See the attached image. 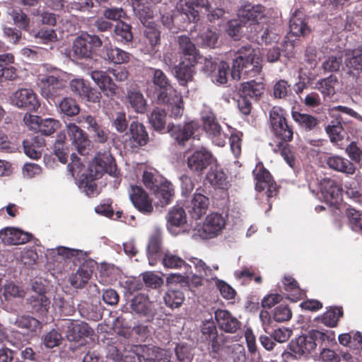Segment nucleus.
I'll return each instance as SVG.
<instances>
[{"label": "nucleus", "mask_w": 362, "mask_h": 362, "mask_svg": "<svg viewBox=\"0 0 362 362\" xmlns=\"http://www.w3.org/2000/svg\"><path fill=\"white\" fill-rule=\"evenodd\" d=\"M24 153L29 158L37 160L41 158L42 149L45 145L44 137H29L22 141Z\"/></svg>", "instance_id": "obj_29"}, {"label": "nucleus", "mask_w": 362, "mask_h": 362, "mask_svg": "<svg viewBox=\"0 0 362 362\" xmlns=\"http://www.w3.org/2000/svg\"><path fill=\"white\" fill-rule=\"evenodd\" d=\"M327 164L330 168L346 174L353 175L356 171V167L351 161L340 156L328 158Z\"/></svg>", "instance_id": "obj_36"}, {"label": "nucleus", "mask_w": 362, "mask_h": 362, "mask_svg": "<svg viewBox=\"0 0 362 362\" xmlns=\"http://www.w3.org/2000/svg\"><path fill=\"white\" fill-rule=\"evenodd\" d=\"M129 198L133 205L143 214H151L153 207L148 193L138 185H130L128 190Z\"/></svg>", "instance_id": "obj_14"}, {"label": "nucleus", "mask_w": 362, "mask_h": 362, "mask_svg": "<svg viewBox=\"0 0 362 362\" xmlns=\"http://www.w3.org/2000/svg\"><path fill=\"white\" fill-rule=\"evenodd\" d=\"M214 162H216V158L205 148L194 151L187 159V168L198 176L202 175Z\"/></svg>", "instance_id": "obj_7"}, {"label": "nucleus", "mask_w": 362, "mask_h": 362, "mask_svg": "<svg viewBox=\"0 0 362 362\" xmlns=\"http://www.w3.org/2000/svg\"><path fill=\"white\" fill-rule=\"evenodd\" d=\"M60 112L65 115L71 117L79 112V107L76 100L71 98H64L59 103Z\"/></svg>", "instance_id": "obj_52"}, {"label": "nucleus", "mask_w": 362, "mask_h": 362, "mask_svg": "<svg viewBox=\"0 0 362 362\" xmlns=\"http://www.w3.org/2000/svg\"><path fill=\"white\" fill-rule=\"evenodd\" d=\"M33 235L14 228H6L0 231V238L5 245H21L29 242Z\"/></svg>", "instance_id": "obj_23"}, {"label": "nucleus", "mask_w": 362, "mask_h": 362, "mask_svg": "<svg viewBox=\"0 0 362 362\" xmlns=\"http://www.w3.org/2000/svg\"><path fill=\"white\" fill-rule=\"evenodd\" d=\"M91 78L98 86L100 89L107 97L116 95L117 86L112 81L107 74L103 71H93L90 74Z\"/></svg>", "instance_id": "obj_25"}, {"label": "nucleus", "mask_w": 362, "mask_h": 362, "mask_svg": "<svg viewBox=\"0 0 362 362\" xmlns=\"http://www.w3.org/2000/svg\"><path fill=\"white\" fill-rule=\"evenodd\" d=\"M163 249L162 231L159 228H156L149 235L146 247V256L150 265L154 266L160 262L163 255L165 253Z\"/></svg>", "instance_id": "obj_10"}, {"label": "nucleus", "mask_w": 362, "mask_h": 362, "mask_svg": "<svg viewBox=\"0 0 362 362\" xmlns=\"http://www.w3.org/2000/svg\"><path fill=\"white\" fill-rule=\"evenodd\" d=\"M259 52L251 46H243L235 54L231 69V77L240 80L243 76H255L262 69Z\"/></svg>", "instance_id": "obj_1"}, {"label": "nucleus", "mask_w": 362, "mask_h": 362, "mask_svg": "<svg viewBox=\"0 0 362 362\" xmlns=\"http://www.w3.org/2000/svg\"><path fill=\"white\" fill-rule=\"evenodd\" d=\"M284 110L279 107H273L269 112V119L272 129L276 136H293L292 129L287 124Z\"/></svg>", "instance_id": "obj_19"}, {"label": "nucleus", "mask_w": 362, "mask_h": 362, "mask_svg": "<svg viewBox=\"0 0 362 362\" xmlns=\"http://www.w3.org/2000/svg\"><path fill=\"white\" fill-rule=\"evenodd\" d=\"M70 90L80 98L91 103H98L101 98L100 92L90 87L89 83L82 78L70 81Z\"/></svg>", "instance_id": "obj_12"}, {"label": "nucleus", "mask_w": 362, "mask_h": 362, "mask_svg": "<svg viewBox=\"0 0 362 362\" xmlns=\"http://www.w3.org/2000/svg\"><path fill=\"white\" fill-rule=\"evenodd\" d=\"M115 35L116 40L121 42H130L133 38L130 25L123 21L118 22L115 25Z\"/></svg>", "instance_id": "obj_49"}, {"label": "nucleus", "mask_w": 362, "mask_h": 362, "mask_svg": "<svg viewBox=\"0 0 362 362\" xmlns=\"http://www.w3.org/2000/svg\"><path fill=\"white\" fill-rule=\"evenodd\" d=\"M226 224L222 214L216 212L209 214L198 230L199 235L203 239H210L216 237L223 229Z\"/></svg>", "instance_id": "obj_11"}, {"label": "nucleus", "mask_w": 362, "mask_h": 362, "mask_svg": "<svg viewBox=\"0 0 362 362\" xmlns=\"http://www.w3.org/2000/svg\"><path fill=\"white\" fill-rule=\"evenodd\" d=\"M10 100L13 105L30 111H36L40 105L36 93L31 88L18 89L12 93Z\"/></svg>", "instance_id": "obj_9"}, {"label": "nucleus", "mask_w": 362, "mask_h": 362, "mask_svg": "<svg viewBox=\"0 0 362 362\" xmlns=\"http://www.w3.org/2000/svg\"><path fill=\"white\" fill-rule=\"evenodd\" d=\"M98 178H95L93 173L88 172L87 174L83 175V178L80 181L81 187H84V190L87 195L93 196L97 189V185L95 180Z\"/></svg>", "instance_id": "obj_56"}, {"label": "nucleus", "mask_w": 362, "mask_h": 362, "mask_svg": "<svg viewBox=\"0 0 362 362\" xmlns=\"http://www.w3.org/2000/svg\"><path fill=\"white\" fill-rule=\"evenodd\" d=\"M292 317V312L286 305H279L273 312V319L278 322L288 321Z\"/></svg>", "instance_id": "obj_61"}, {"label": "nucleus", "mask_w": 362, "mask_h": 362, "mask_svg": "<svg viewBox=\"0 0 362 362\" xmlns=\"http://www.w3.org/2000/svg\"><path fill=\"white\" fill-rule=\"evenodd\" d=\"M346 194L356 203L362 205V185L357 180L352 181L346 187Z\"/></svg>", "instance_id": "obj_54"}, {"label": "nucleus", "mask_w": 362, "mask_h": 362, "mask_svg": "<svg viewBox=\"0 0 362 362\" xmlns=\"http://www.w3.org/2000/svg\"><path fill=\"white\" fill-rule=\"evenodd\" d=\"M238 17L243 25L248 24L253 35H257L267 22V17L264 13V8L260 5H245L238 11Z\"/></svg>", "instance_id": "obj_3"}, {"label": "nucleus", "mask_w": 362, "mask_h": 362, "mask_svg": "<svg viewBox=\"0 0 362 362\" xmlns=\"http://www.w3.org/2000/svg\"><path fill=\"white\" fill-rule=\"evenodd\" d=\"M185 299L183 293L180 290L169 289L163 296L165 305L171 308L180 307Z\"/></svg>", "instance_id": "obj_48"}, {"label": "nucleus", "mask_w": 362, "mask_h": 362, "mask_svg": "<svg viewBox=\"0 0 362 362\" xmlns=\"http://www.w3.org/2000/svg\"><path fill=\"white\" fill-rule=\"evenodd\" d=\"M62 340V334L59 332L52 329L45 335L43 343L47 348L52 349L59 346Z\"/></svg>", "instance_id": "obj_63"}, {"label": "nucleus", "mask_w": 362, "mask_h": 362, "mask_svg": "<svg viewBox=\"0 0 362 362\" xmlns=\"http://www.w3.org/2000/svg\"><path fill=\"white\" fill-rule=\"evenodd\" d=\"M14 62V57L10 53L0 54V81H13L17 77L16 69L9 65Z\"/></svg>", "instance_id": "obj_32"}, {"label": "nucleus", "mask_w": 362, "mask_h": 362, "mask_svg": "<svg viewBox=\"0 0 362 362\" xmlns=\"http://www.w3.org/2000/svg\"><path fill=\"white\" fill-rule=\"evenodd\" d=\"M264 89L262 82L252 80L241 84L240 92L244 96L257 99L263 93Z\"/></svg>", "instance_id": "obj_41"}, {"label": "nucleus", "mask_w": 362, "mask_h": 362, "mask_svg": "<svg viewBox=\"0 0 362 362\" xmlns=\"http://www.w3.org/2000/svg\"><path fill=\"white\" fill-rule=\"evenodd\" d=\"M289 33L293 36H305L310 33V30L303 18V14L296 11L290 19Z\"/></svg>", "instance_id": "obj_31"}, {"label": "nucleus", "mask_w": 362, "mask_h": 362, "mask_svg": "<svg viewBox=\"0 0 362 362\" xmlns=\"http://www.w3.org/2000/svg\"><path fill=\"white\" fill-rule=\"evenodd\" d=\"M215 319L220 329L227 333H235L241 327V322L226 310H217Z\"/></svg>", "instance_id": "obj_20"}, {"label": "nucleus", "mask_w": 362, "mask_h": 362, "mask_svg": "<svg viewBox=\"0 0 362 362\" xmlns=\"http://www.w3.org/2000/svg\"><path fill=\"white\" fill-rule=\"evenodd\" d=\"M185 60L187 61L186 64L185 61H182L175 67V76L182 85L192 80L193 75L192 67L194 64H189V59Z\"/></svg>", "instance_id": "obj_44"}, {"label": "nucleus", "mask_w": 362, "mask_h": 362, "mask_svg": "<svg viewBox=\"0 0 362 362\" xmlns=\"http://www.w3.org/2000/svg\"><path fill=\"white\" fill-rule=\"evenodd\" d=\"M16 325L20 328L27 329L31 332H36L41 327L40 322L38 320L28 315L18 317Z\"/></svg>", "instance_id": "obj_51"}, {"label": "nucleus", "mask_w": 362, "mask_h": 362, "mask_svg": "<svg viewBox=\"0 0 362 362\" xmlns=\"http://www.w3.org/2000/svg\"><path fill=\"white\" fill-rule=\"evenodd\" d=\"M292 117L301 127L305 129L310 130L317 124V119L313 116L308 114L293 112Z\"/></svg>", "instance_id": "obj_50"}, {"label": "nucleus", "mask_w": 362, "mask_h": 362, "mask_svg": "<svg viewBox=\"0 0 362 362\" xmlns=\"http://www.w3.org/2000/svg\"><path fill=\"white\" fill-rule=\"evenodd\" d=\"M160 261L164 267L168 269H180L188 266L182 258L168 250L165 252Z\"/></svg>", "instance_id": "obj_45"}, {"label": "nucleus", "mask_w": 362, "mask_h": 362, "mask_svg": "<svg viewBox=\"0 0 362 362\" xmlns=\"http://www.w3.org/2000/svg\"><path fill=\"white\" fill-rule=\"evenodd\" d=\"M344 63L347 74L356 82L362 79V47L346 52Z\"/></svg>", "instance_id": "obj_18"}, {"label": "nucleus", "mask_w": 362, "mask_h": 362, "mask_svg": "<svg viewBox=\"0 0 362 362\" xmlns=\"http://www.w3.org/2000/svg\"><path fill=\"white\" fill-rule=\"evenodd\" d=\"M139 349L144 362H169L170 355L168 350L151 344H144Z\"/></svg>", "instance_id": "obj_24"}, {"label": "nucleus", "mask_w": 362, "mask_h": 362, "mask_svg": "<svg viewBox=\"0 0 362 362\" xmlns=\"http://www.w3.org/2000/svg\"><path fill=\"white\" fill-rule=\"evenodd\" d=\"M33 35L43 44L47 45L57 40V35L53 29H41Z\"/></svg>", "instance_id": "obj_62"}, {"label": "nucleus", "mask_w": 362, "mask_h": 362, "mask_svg": "<svg viewBox=\"0 0 362 362\" xmlns=\"http://www.w3.org/2000/svg\"><path fill=\"white\" fill-rule=\"evenodd\" d=\"M169 96L170 102L165 103V104H170L172 105L171 115L173 117H180L183 112L182 98L181 95L176 91Z\"/></svg>", "instance_id": "obj_58"}, {"label": "nucleus", "mask_w": 362, "mask_h": 362, "mask_svg": "<svg viewBox=\"0 0 362 362\" xmlns=\"http://www.w3.org/2000/svg\"><path fill=\"white\" fill-rule=\"evenodd\" d=\"M103 58L114 64H123L129 61L130 55L128 52L117 48L113 47L110 44L105 45L103 49Z\"/></svg>", "instance_id": "obj_33"}, {"label": "nucleus", "mask_w": 362, "mask_h": 362, "mask_svg": "<svg viewBox=\"0 0 362 362\" xmlns=\"http://www.w3.org/2000/svg\"><path fill=\"white\" fill-rule=\"evenodd\" d=\"M255 180V190L261 192L265 191L269 199L276 197L278 194V187L269 171L262 163L257 165L252 171Z\"/></svg>", "instance_id": "obj_4"}, {"label": "nucleus", "mask_w": 362, "mask_h": 362, "mask_svg": "<svg viewBox=\"0 0 362 362\" xmlns=\"http://www.w3.org/2000/svg\"><path fill=\"white\" fill-rule=\"evenodd\" d=\"M229 65L225 62H221L218 66L217 71L211 74V80L218 84H225L228 80V72Z\"/></svg>", "instance_id": "obj_57"}, {"label": "nucleus", "mask_w": 362, "mask_h": 362, "mask_svg": "<svg viewBox=\"0 0 362 362\" xmlns=\"http://www.w3.org/2000/svg\"><path fill=\"white\" fill-rule=\"evenodd\" d=\"M88 172L93 173L95 178H100L105 173L115 177L119 175L115 159L107 153H98L89 165Z\"/></svg>", "instance_id": "obj_6"}, {"label": "nucleus", "mask_w": 362, "mask_h": 362, "mask_svg": "<svg viewBox=\"0 0 362 362\" xmlns=\"http://www.w3.org/2000/svg\"><path fill=\"white\" fill-rule=\"evenodd\" d=\"M277 140L274 141L276 147L274 148V152L280 153L281 156L288 163V165L294 168L296 164V158L291 146L288 144L293 137H276Z\"/></svg>", "instance_id": "obj_28"}, {"label": "nucleus", "mask_w": 362, "mask_h": 362, "mask_svg": "<svg viewBox=\"0 0 362 362\" xmlns=\"http://www.w3.org/2000/svg\"><path fill=\"white\" fill-rule=\"evenodd\" d=\"M168 223L172 226L180 227L187 223L185 209L180 206H173L166 216Z\"/></svg>", "instance_id": "obj_43"}, {"label": "nucleus", "mask_w": 362, "mask_h": 362, "mask_svg": "<svg viewBox=\"0 0 362 362\" xmlns=\"http://www.w3.org/2000/svg\"><path fill=\"white\" fill-rule=\"evenodd\" d=\"M201 332L203 342L211 345L212 352L218 354L223 349L226 342V337L222 333L218 334L214 322L206 321L204 322Z\"/></svg>", "instance_id": "obj_8"}, {"label": "nucleus", "mask_w": 362, "mask_h": 362, "mask_svg": "<svg viewBox=\"0 0 362 362\" xmlns=\"http://www.w3.org/2000/svg\"><path fill=\"white\" fill-rule=\"evenodd\" d=\"M211 4L208 0H179L176 8L177 11L186 16L189 22H196L199 20V12L194 6L202 8L209 11Z\"/></svg>", "instance_id": "obj_15"}, {"label": "nucleus", "mask_w": 362, "mask_h": 362, "mask_svg": "<svg viewBox=\"0 0 362 362\" xmlns=\"http://www.w3.org/2000/svg\"><path fill=\"white\" fill-rule=\"evenodd\" d=\"M180 50L185 59H189V64H195L197 52L194 45L187 36H180L178 38Z\"/></svg>", "instance_id": "obj_39"}, {"label": "nucleus", "mask_w": 362, "mask_h": 362, "mask_svg": "<svg viewBox=\"0 0 362 362\" xmlns=\"http://www.w3.org/2000/svg\"><path fill=\"white\" fill-rule=\"evenodd\" d=\"M60 127V123L58 120L47 118L42 120L38 132H41L44 136H49L54 134Z\"/></svg>", "instance_id": "obj_59"}, {"label": "nucleus", "mask_w": 362, "mask_h": 362, "mask_svg": "<svg viewBox=\"0 0 362 362\" xmlns=\"http://www.w3.org/2000/svg\"><path fill=\"white\" fill-rule=\"evenodd\" d=\"M28 300L32 308L33 313L43 316L48 312L50 300L45 295V288L40 292L34 291Z\"/></svg>", "instance_id": "obj_27"}, {"label": "nucleus", "mask_w": 362, "mask_h": 362, "mask_svg": "<svg viewBox=\"0 0 362 362\" xmlns=\"http://www.w3.org/2000/svg\"><path fill=\"white\" fill-rule=\"evenodd\" d=\"M175 354L180 362H190L192 359L191 348L186 344H178L175 349Z\"/></svg>", "instance_id": "obj_64"}, {"label": "nucleus", "mask_w": 362, "mask_h": 362, "mask_svg": "<svg viewBox=\"0 0 362 362\" xmlns=\"http://www.w3.org/2000/svg\"><path fill=\"white\" fill-rule=\"evenodd\" d=\"M320 191L325 202L329 205H336L341 200V186L333 179H322L320 182Z\"/></svg>", "instance_id": "obj_16"}, {"label": "nucleus", "mask_w": 362, "mask_h": 362, "mask_svg": "<svg viewBox=\"0 0 362 362\" xmlns=\"http://www.w3.org/2000/svg\"><path fill=\"white\" fill-rule=\"evenodd\" d=\"M199 190L197 189V191ZM209 198L200 192H197L186 209L192 218L197 220L204 216L209 208Z\"/></svg>", "instance_id": "obj_21"}, {"label": "nucleus", "mask_w": 362, "mask_h": 362, "mask_svg": "<svg viewBox=\"0 0 362 362\" xmlns=\"http://www.w3.org/2000/svg\"><path fill=\"white\" fill-rule=\"evenodd\" d=\"M132 309L139 315L146 316L151 313V303L147 296L139 293L131 301Z\"/></svg>", "instance_id": "obj_38"}, {"label": "nucleus", "mask_w": 362, "mask_h": 362, "mask_svg": "<svg viewBox=\"0 0 362 362\" xmlns=\"http://www.w3.org/2000/svg\"><path fill=\"white\" fill-rule=\"evenodd\" d=\"M126 100L131 107L139 114H144L147 110V102L144 95L138 90H128Z\"/></svg>", "instance_id": "obj_35"}, {"label": "nucleus", "mask_w": 362, "mask_h": 362, "mask_svg": "<svg viewBox=\"0 0 362 362\" xmlns=\"http://www.w3.org/2000/svg\"><path fill=\"white\" fill-rule=\"evenodd\" d=\"M143 345H134L130 349L124 350L122 360L123 362H141L142 353L139 349Z\"/></svg>", "instance_id": "obj_60"}, {"label": "nucleus", "mask_w": 362, "mask_h": 362, "mask_svg": "<svg viewBox=\"0 0 362 362\" xmlns=\"http://www.w3.org/2000/svg\"><path fill=\"white\" fill-rule=\"evenodd\" d=\"M93 272V265L92 263H83L81 264L76 272L72 274L69 277V282L75 288H82L88 283Z\"/></svg>", "instance_id": "obj_26"}, {"label": "nucleus", "mask_w": 362, "mask_h": 362, "mask_svg": "<svg viewBox=\"0 0 362 362\" xmlns=\"http://www.w3.org/2000/svg\"><path fill=\"white\" fill-rule=\"evenodd\" d=\"M343 315V310L341 307H331L322 316V322L329 327L337 325L339 317Z\"/></svg>", "instance_id": "obj_47"}, {"label": "nucleus", "mask_w": 362, "mask_h": 362, "mask_svg": "<svg viewBox=\"0 0 362 362\" xmlns=\"http://www.w3.org/2000/svg\"><path fill=\"white\" fill-rule=\"evenodd\" d=\"M103 45L101 39L95 35L82 33L76 38L73 45V52L78 59L90 58L93 52Z\"/></svg>", "instance_id": "obj_5"}, {"label": "nucleus", "mask_w": 362, "mask_h": 362, "mask_svg": "<svg viewBox=\"0 0 362 362\" xmlns=\"http://www.w3.org/2000/svg\"><path fill=\"white\" fill-rule=\"evenodd\" d=\"M226 173L216 166L211 168L210 171L206 174V180L214 187L225 189H227L228 182Z\"/></svg>", "instance_id": "obj_37"}, {"label": "nucleus", "mask_w": 362, "mask_h": 362, "mask_svg": "<svg viewBox=\"0 0 362 362\" xmlns=\"http://www.w3.org/2000/svg\"><path fill=\"white\" fill-rule=\"evenodd\" d=\"M153 192L162 206L169 204L175 194L173 184L167 180L158 185Z\"/></svg>", "instance_id": "obj_34"}, {"label": "nucleus", "mask_w": 362, "mask_h": 362, "mask_svg": "<svg viewBox=\"0 0 362 362\" xmlns=\"http://www.w3.org/2000/svg\"><path fill=\"white\" fill-rule=\"evenodd\" d=\"M153 76V83L159 89L158 100L161 103L170 102V95L176 92L172 87L168 77L160 69H150Z\"/></svg>", "instance_id": "obj_13"}, {"label": "nucleus", "mask_w": 362, "mask_h": 362, "mask_svg": "<svg viewBox=\"0 0 362 362\" xmlns=\"http://www.w3.org/2000/svg\"><path fill=\"white\" fill-rule=\"evenodd\" d=\"M166 119V112L160 107H155L149 117L148 120L153 129L160 132L165 127Z\"/></svg>", "instance_id": "obj_46"}, {"label": "nucleus", "mask_w": 362, "mask_h": 362, "mask_svg": "<svg viewBox=\"0 0 362 362\" xmlns=\"http://www.w3.org/2000/svg\"><path fill=\"white\" fill-rule=\"evenodd\" d=\"M346 216L351 228L355 231L362 230V213L354 208L346 209Z\"/></svg>", "instance_id": "obj_55"}, {"label": "nucleus", "mask_w": 362, "mask_h": 362, "mask_svg": "<svg viewBox=\"0 0 362 362\" xmlns=\"http://www.w3.org/2000/svg\"><path fill=\"white\" fill-rule=\"evenodd\" d=\"M339 81L336 76L330 75L327 78L318 80L315 84V88L318 90L324 99L332 98L336 93Z\"/></svg>", "instance_id": "obj_30"}, {"label": "nucleus", "mask_w": 362, "mask_h": 362, "mask_svg": "<svg viewBox=\"0 0 362 362\" xmlns=\"http://www.w3.org/2000/svg\"><path fill=\"white\" fill-rule=\"evenodd\" d=\"M199 127V124L196 121L187 122L182 127L169 124L168 125V132L171 135L192 136L197 132Z\"/></svg>", "instance_id": "obj_42"}, {"label": "nucleus", "mask_w": 362, "mask_h": 362, "mask_svg": "<svg viewBox=\"0 0 362 362\" xmlns=\"http://www.w3.org/2000/svg\"><path fill=\"white\" fill-rule=\"evenodd\" d=\"M317 346L313 330L307 335L299 336L288 344L291 351L298 356L310 354L315 350Z\"/></svg>", "instance_id": "obj_17"}, {"label": "nucleus", "mask_w": 362, "mask_h": 362, "mask_svg": "<svg viewBox=\"0 0 362 362\" xmlns=\"http://www.w3.org/2000/svg\"><path fill=\"white\" fill-rule=\"evenodd\" d=\"M94 330L87 322L71 320L67 327L66 338L70 341H78L84 337H91Z\"/></svg>", "instance_id": "obj_22"}, {"label": "nucleus", "mask_w": 362, "mask_h": 362, "mask_svg": "<svg viewBox=\"0 0 362 362\" xmlns=\"http://www.w3.org/2000/svg\"><path fill=\"white\" fill-rule=\"evenodd\" d=\"M202 117L204 129L206 134L211 136H217L221 134V128L210 110L203 111Z\"/></svg>", "instance_id": "obj_40"}, {"label": "nucleus", "mask_w": 362, "mask_h": 362, "mask_svg": "<svg viewBox=\"0 0 362 362\" xmlns=\"http://www.w3.org/2000/svg\"><path fill=\"white\" fill-rule=\"evenodd\" d=\"M42 71L47 70V74H39L38 81L42 95L48 101H54L57 98L62 95L66 88V80L63 78V73L53 67L49 69L47 65L40 67Z\"/></svg>", "instance_id": "obj_2"}, {"label": "nucleus", "mask_w": 362, "mask_h": 362, "mask_svg": "<svg viewBox=\"0 0 362 362\" xmlns=\"http://www.w3.org/2000/svg\"><path fill=\"white\" fill-rule=\"evenodd\" d=\"M8 13L12 18L15 25L25 30H29L30 19L21 10L11 9L8 11Z\"/></svg>", "instance_id": "obj_53"}]
</instances>
